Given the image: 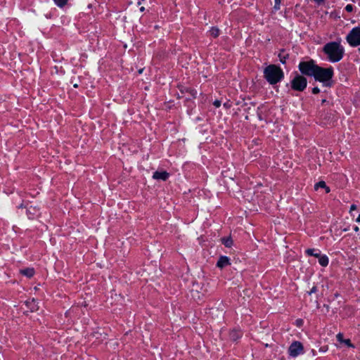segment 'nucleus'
I'll return each instance as SVG.
<instances>
[{
    "label": "nucleus",
    "mask_w": 360,
    "mask_h": 360,
    "mask_svg": "<svg viewBox=\"0 0 360 360\" xmlns=\"http://www.w3.org/2000/svg\"><path fill=\"white\" fill-rule=\"evenodd\" d=\"M219 31L217 28L216 27H212L210 30V34L211 36H212L213 37H217L219 36Z\"/></svg>",
    "instance_id": "obj_16"
},
{
    "label": "nucleus",
    "mask_w": 360,
    "mask_h": 360,
    "mask_svg": "<svg viewBox=\"0 0 360 360\" xmlns=\"http://www.w3.org/2000/svg\"><path fill=\"white\" fill-rule=\"evenodd\" d=\"M222 243L228 248H230L233 245V240L231 238H224L221 239Z\"/></svg>",
    "instance_id": "obj_15"
},
{
    "label": "nucleus",
    "mask_w": 360,
    "mask_h": 360,
    "mask_svg": "<svg viewBox=\"0 0 360 360\" xmlns=\"http://www.w3.org/2000/svg\"><path fill=\"white\" fill-rule=\"evenodd\" d=\"M345 10L348 12H352L353 11V6L352 4H347L345 6Z\"/></svg>",
    "instance_id": "obj_19"
},
{
    "label": "nucleus",
    "mask_w": 360,
    "mask_h": 360,
    "mask_svg": "<svg viewBox=\"0 0 360 360\" xmlns=\"http://www.w3.org/2000/svg\"><path fill=\"white\" fill-rule=\"evenodd\" d=\"M354 231L358 232V231H359V227H358L357 226H355L354 227Z\"/></svg>",
    "instance_id": "obj_28"
},
{
    "label": "nucleus",
    "mask_w": 360,
    "mask_h": 360,
    "mask_svg": "<svg viewBox=\"0 0 360 360\" xmlns=\"http://www.w3.org/2000/svg\"><path fill=\"white\" fill-rule=\"evenodd\" d=\"M280 60H281V62L282 63H285V58H280Z\"/></svg>",
    "instance_id": "obj_30"
},
{
    "label": "nucleus",
    "mask_w": 360,
    "mask_h": 360,
    "mask_svg": "<svg viewBox=\"0 0 360 360\" xmlns=\"http://www.w3.org/2000/svg\"><path fill=\"white\" fill-rule=\"evenodd\" d=\"M264 75L269 84H275L283 79V72L279 67L270 65L264 69Z\"/></svg>",
    "instance_id": "obj_2"
},
{
    "label": "nucleus",
    "mask_w": 360,
    "mask_h": 360,
    "mask_svg": "<svg viewBox=\"0 0 360 360\" xmlns=\"http://www.w3.org/2000/svg\"><path fill=\"white\" fill-rule=\"evenodd\" d=\"M20 274L25 276L27 278H31L34 274V270L33 268H27L25 269H21L20 271Z\"/></svg>",
    "instance_id": "obj_10"
},
{
    "label": "nucleus",
    "mask_w": 360,
    "mask_h": 360,
    "mask_svg": "<svg viewBox=\"0 0 360 360\" xmlns=\"http://www.w3.org/2000/svg\"><path fill=\"white\" fill-rule=\"evenodd\" d=\"M306 253L308 255L314 256L316 257H319L321 255L320 250L316 249H307L306 250Z\"/></svg>",
    "instance_id": "obj_13"
},
{
    "label": "nucleus",
    "mask_w": 360,
    "mask_h": 360,
    "mask_svg": "<svg viewBox=\"0 0 360 360\" xmlns=\"http://www.w3.org/2000/svg\"><path fill=\"white\" fill-rule=\"evenodd\" d=\"M55 4L59 6L63 7L68 1V0H53Z\"/></svg>",
    "instance_id": "obj_17"
},
{
    "label": "nucleus",
    "mask_w": 360,
    "mask_h": 360,
    "mask_svg": "<svg viewBox=\"0 0 360 360\" xmlns=\"http://www.w3.org/2000/svg\"><path fill=\"white\" fill-rule=\"evenodd\" d=\"M213 104L216 108H219L221 105V101L219 100H216L214 101Z\"/></svg>",
    "instance_id": "obj_21"
},
{
    "label": "nucleus",
    "mask_w": 360,
    "mask_h": 360,
    "mask_svg": "<svg viewBox=\"0 0 360 360\" xmlns=\"http://www.w3.org/2000/svg\"><path fill=\"white\" fill-rule=\"evenodd\" d=\"M30 210H31V207L30 209L27 210V212H30Z\"/></svg>",
    "instance_id": "obj_33"
},
{
    "label": "nucleus",
    "mask_w": 360,
    "mask_h": 360,
    "mask_svg": "<svg viewBox=\"0 0 360 360\" xmlns=\"http://www.w3.org/2000/svg\"><path fill=\"white\" fill-rule=\"evenodd\" d=\"M333 75L334 71L332 67L323 68L318 66L313 77L316 81L323 82L325 85L328 86Z\"/></svg>",
    "instance_id": "obj_3"
},
{
    "label": "nucleus",
    "mask_w": 360,
    "mask_h": 360,
    "mask_svg": "<svg viewBox=\"0 0 360 360\" xmlns=\"http://www.w3.org/2000/svg\"><path fill=\"white\" fill-rule=\"evenodd\" d=\"M229 264H230L229 257H227L226 256H221L219 259V260L217 262V266L219 268L221 269V268L225 267L226 266H228Z\"/></svg>",
    "instance_id": "obj_9"
},
{
    "label": "nucleus",
    "mask_w": 360,
    "mask_h": 360,
    "mask_svg": "<svg viewBox=\"0 0 360 360\" xmlns=\"http://www.w3.org/2000/svg\"><path fill=\"white\" fill-rule=\"evenodd\" d=\"M296 323H297V326H300L302 324V321L299 319V320L296 321Z\"/></svg>",
    "instance_id": "obj_27"
},
{
    "label": "nucleus",
    "mask_w": 360,
    "mask_h": 360,
    "mask_svg": "<svg viewBox=\"0 0 360 360\" xmlns=\"http://www.w3.org/2000/svg\"><path fill=\"white\" fill-rule=\"evenodd\" d=\"M318 258H319V263L320 264L321 266H326L328 264L329 259L326 255H320Z\"/></svg>",
    "instance_id": "obj_12"
},
{
    "label": "nucleus",
    "mask_w": 360,
    "mask_h": 360,
    "mask_svg": "<svg viewBox=\"0 0 360 360\" xmlns=\"http://www.w3.org/2000/svg\"><path fill=\"white\" fill-rule=\"evenodd\" d=\"M316 292V287H313V288L311 289L310 292H309V295H311V294L314 293V292Z\"/></svg>",
    "instance_id": "obj_24"
},
{
    "label": "nucleus",
    "mask_w": 360,
    "mask_h": 360,
    "mask_svg": "<svg viewBox=\"0 0 360 360\" xmlns=\"http://www.w3.org/2000/svg\"><path fill=\"white\" fill-rule=\"evenodd\" d=\"M343 342H344L345 345H347V346H349V347H353V345L351 344L350 340H349V339H347V340H345L343 341Z\"/></svg>",
    "instance_id": "obj_22"
},
{
    "label": "nucleus",
    "mask_w": 360,
    "mask_h": 360,
    "mask_svg": "<svg viewBox=\"0 0 360 360\" xmlns=\"http://www.w3.org/2000/svg\"><path fill=\"white\" fill-rule=\"evenodd\" d=\"M319 188H325L326 193L330 192V188L326 186L325 181H321L315 184L314 189L317 191Z\"/></svg>",
    "instance_id": "obj_11"
},
{
    "label": "nucleus",
    "mask_w": 360,
    "mask_h": 360,
    "mask_svg": "<svg viewBox=\"0 0 360 360\" xmlns=\"http://www.w3.org/2000/svg\"><path fill=\"white\" fill-rule=\"evenodd\" d=\"M274 2H275L274 8L276 10H278L281 6V0H274Z\"/></svg>",
    "instance_id": "obj_18"
},
{
    "label": "nucleus",
    "mask_w": 360,
    "mask_h": 360,
    "mask_svg": "<svg viewBox=\"0 0 360 360\" xmlns=\"http://www.w3.org/2000/svg\"><path fill=\"white\" fill-rule=\"evenodd\" d=\"M304 346L299 341L292 342L288 347V354L292 358H295L299 355L304 354Z\"/></svg>",
    "instance_id": "obj_6"
},
{
    "label": "nucleus",
    "mask_w": 360,
    "mask_h": 360,
    "mask_svg": "<svg viewBox=\"0 0 360 360\" xmlns=\"http://www.w3.org/2000/svg\"><path fill=\"white\" fill-rule=\"evenodd\" d=\"M318 65L313 60L301 62L299 64L300 72L307 76L313 77Z\"/></svg>",
    "instance_id": "obj_5"
},
{
    "label": "nucleus",
    "mask_w": 360,
    "mask_h": 360,
    "mask_svg": "<svg viewBox=\"0 0 360 360\" xmlns=\"http://www.w3.org/2000/svg\"><path fill=\"white\" fill-rule=\"evenodd\" d=\"M323 51L327 55L328 59L331 63L340 61L344 56L345 49L340 42L333 41L327 43L323 46Z\"/></svg>",
    "instance_id": "obj_1"
},
{
    "label": "nucleus",
    "mask_w": 360,
    "mask_h": 360,
    "mask_svg": "<svg viewBox=\"0 0 360 360\" xmlns=\"http://www.w3.org/2000/svg\"><path fill=\"white\" fill-rule=\"evenodd\" d=\"M346 41L352 47L360 45V27H353L346 37Z\"/></svg>",
    "instance_id": "obj_4"
},
{
    "label": "nucleus",
    "mask_w": 360,
    "mask_h": 360,
    "mask_svg": "<svg viewBox=\"0 0 360 360\" xmlns=\"http://www.w3.org/2000/svg\"><path fill=\"white\" fill-rule=\"evenodd\" d=\"M169 177V173L165 171H156L153 173V178L156 180L165 181Z\"/></svg>",
    "instance_id": "obj_8"
},
{
    "label": "nucleus",
    "mask_w": 360,
    "mask_h": 360,
    "mask_svg": "<svg viewBox=\"0 0 360 360\" xmlns=\"http://www.w3.org/2000/svg\"><path fill=\"white\" fill-rule=\"evenodd\" d=\"M337 339L338 340V341L342 342H343V341L345 340H343V335L341 333H338L337 335Z\"/></svg>",
    "instance_id": "obj_20"
},
{
    "label": "nucleus",
    "mask_w": 360,
    "mask_h": 360,
    "mask_svg": "<svg viewBox=\"0 0 360 360\" xmlns=\"http://www.w3.org/2000/svg\"><path fill=\"white\" fill-rule=\"evenodd\" d=\"M320 92V89L318 87H314L312 89V93L316 94Z\"/></svg>",
    "instance_id": "obj_23"
},
{
    "label": "nucleus",
    "mask_w": 360,
    "mask_h": 360,
    "mask_svg": "<svg viewBox=\"0 0 360 360\" xmlns=\"http://www.w3.org/2000/svg\"><path fill=\"white\" fill-rule=\"evenodd\" d=\"M307 79L301 75H297L291 82L292 88L294 90L302 91L307 86Z\"/></svg>",
    "instance_id": "obj_7"
},
{
    "label": "nucleus",
    "mask_w": 360,
    "mask_h": 360,
    "mask_svg": "<svg viewBox=\"0 0 360 360\" xmlns=\"http://www.w3.org/2000/svg\"><path fill=\"white\" fill-rule=\"evenodd\" d=\"M144 9H145V8H144V7H143V6L140 8V11H144Z\"/></svg>",
    "instance_id": "obj_32"
},
{
    "label": "nucleus",
    "mask_w": 360,
    "mask_h": 360,
    "mask_svg": "<svg viewBox=\"0 0 360 360\" xmlns=\"http://www.w3.org/2000/svg\"><path fill=\"white\" fill-rule=\"evenodd\" d=\"M356 221L359 223L360 222V214L358 216V217L356 219Z\"/></svg>",
    "instance_id": "obj_29"
},
{
    "label": "nucleus",
    "mask_w": 360,
    "mask_h": 360,
    "mask_svg": "<svg viewBox=\"0 0 360 360\" xmlns=\"http://www.w3.org/2000/svg\"><path fill=\"white\" fill-rule=\"evenodd\" d=\"M327 349H328V348L324 347L321 348L320 351L322 352H325L327 351Z\"/></svg>",
    "instance_id": "obj_26"
},
{
    "label": "nucleus",
    "mask_w": 360,
    "mask_h": 360,
    "mask_svg": "<svg viewBox=\"0 0 360 360\" xmlns=\"http://www.w3.org/2000/svg\"><path fill=\"white\" fill-rule=\"evenodd\" d=\"M26 304L30 307L31 311H35L38 309L37 303L34 299L31 301H27Z\"/></svg>",
    "instance_id": "obj_14"
},
{
    "label": "nucleus",
    "mask_w": 360,
    "mask_h": 360,
    "mask_svg": "<svg viewBox=\"0 0 360 360\" xmlns=\"http://www.w3.org/2000/svg\"><path fill=\"white\" fill-rule=\"evenodd\" d=\"M356 209V206L355 205H352L350 207L349 212H352L353 210H355Z\"/></svg>",
    "instance_id": "obj_25"
},
{
    "label": "nucleus",
    "mask_w": 360,
    "mask_h": 360,
    "mask_svg": "<svg viewBox=\"0 0 360 360\" xmlns=\"http://www.w3.org/2000/svg\"><path fill=\"white\" fill-rule=\"evenodd\" d=\"M314 1H315L316 2H317L318 4H320V3L322 1V0H314Z\"/></svg>",
    "instance_id": "obj_31"
}]
</instances>
